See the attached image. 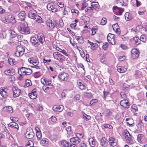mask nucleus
Listing matches in <instances>:
<instances>
[{"instance_id": "1", "label": "nucleus", "mask_w": 147, "mask_h": 147, "mask_svg": "<svg viewBox=\"0 0 147 147\" xmlns=\"http://www.w3.org/2000/svg\"><path fill=\"white\" fill-rule=\"evenodd\" d=\"M18 30L19 32L22 34H27L30 33L29 28L28 25L24 22H19Z\"/></svg>"}, {"instance_id": "2", "label": "nucleus", "mask_w": 147, "mask_h": 147, "mask_svg": "<svg viewBox=\"0 0 147 147\" xmlns=\"http://www.w3.org/2000/svg\"><path fill=\"white\" fill-rule=\"evenodd\" d=\"M123 134L127 143L129 144H132L133 140L132 139L131 136L127 130H124Z\"/></svg>"}, {"instance_id": "3", "label": "nucleus", "mask_w": 147, "mask_h": 147, "mask_svg": "<svg viewBox=\"0 0 147 147\" xmlns=\"http://www.w3.org/2000/svg\"><path fill=\"white\" fill-rule=\"evenodd\" d=\"M25 48L21 45H19L17 47L16 51L14 55L17 57H21L24 53Z\"/></svg>"}, {"instance_id": "4", "label": "nucleus", "mask_w": 147, "mask_h": 147, "mask_svg": "<svg viewBox=\"0 0 147 147\" xmlns=\"http://www.w3.org/2000/svg\"><path fill=\"white\" fill-rule=\"evenodd\" d=\"M2 21L3 23L6 24L10 22L14 24L16 22L14 17L11 15H8L7 18H3L2 19Z\"/></svg>"}, {"instance_id": "5", "label": "nucleus", "mask_w": 147, "mask_h": 147, "mask_svg": "<svg viewBox=\"0 0 147 147\" xmlns=\"http://www.w3.org/2000/svg\"><path fill=\"white\" fill-rule=\"evenodd\" d=\"M54 58L59 62H62L65 60V56L58 52H55L53 54Z\"/></svg>"}, {"instance_id": "6", "label": "nucleus", "mask_w": 147, "mask_h": 147, "mask_svg": "<svg viewBox=\"0 0 147 147\" xmlns=\"http://www.w3.org/2000/svg\"><path fill=\"white\" fill-rule=\"evenodd\" d=\"M58 77L59 80L62 81H67L69 80V74L65 72L59 73Z\"/></svg>"}, {"instance_id": "7", "label": "nucleus", "mask_w": 147, "mask_h": 147, "mask_svg": "<svg viewBox=\"0 0 147 147\" xmlns=\"http://www.w3.org/2000/svg\"><path fill=\"white\" fill-rule=\"evenodd\" d=\"M24 135L26 138L29 139L33 138L34 136V134L32 129L31 127L28 128L24 133Z\"/></svg>"}, {"instance_id": "8", "label": "nucleus", "mask_w": 147, "mask_h": 147, "mask_svg": "<svg viewBox=\"0 0 147 147\" xmlns=\"http://www.w3.org/2000/svg\"><path fill=\"white\" fill-rule=\"evenodd\" d=\"M20 70L23 75H29L32 73V70L31 69L24 67L21 68Z\"/></svg>"}, {"instance_id": "9", "label": "nucleus", "mask_w": 147, "mask_h": 147, "mask_svg": "<svg viewBox=\"0 0 147 147\" xmlns=\"http://www.w3.org/2000/svg\"><path fill=\"white\" fill-rule=\"evenodd\" d=\"M112 9L115 14L119 16L121 15L124 11V9L123 8L119 7L117 6H113Z\"/></svg>"}, {"instance_id": "10", "label": "nucleus", "mask_w": 147, "mask_h": 147, "mask_svg": "<svg viewBox=\"0 0 147 147\" xmlns=\"http://www.w3.org/2000/svg\"><path fill=\"white\" fill-rule=\"evenodd\" d=\"M107 39L109 42L112 45H115L116 44L115 35L111 33L108 34Z\"/></svg>"}, {"instance_id": "11", "label": "nucleus", "mask_w": 147, "mask_h": 147, "mask_svg": "<svg viewBox=\"0 0 147 147\" xmlns=\"http://www.w3.org/2000/svg\"><path fill=\"white\" fill-rule=\"evenodd\" d=\"M131 57L133 59H136L139 57L140 52L137 49H132L131 51Z\"/></svg>"}, {"instance_id": "12", "label": "nucleus", "mask_w": 147, "mask_h": 147, "mask_svg": "<svg viewBox=\"0 0 147 147\" xmlns=\"http://www.w3.org/2000/svg\"><path fill=\"white\" fill-rule=\"evenodd\" d=\"M12 90L13 92V97H17L20 95L21 91L18 88L15 86H13Z\"/></svg>"}, {"instance_id": "13", "label": "nucleus", "mask_w": 147, "mask_h": 147, "mask_svg": "<svg viewBox=\"0 0 147 147\" xmlns=\"http://www.w3.org/2000/svg\"><path fill=\"white\" fill-rule=\"evenodd\" d=\"M37 37L41 45L40 47H41L43 46V43L45 41V38L43 33H38L37 34Z\"/></svg>"}, {"instance_id": "14", "label": "nucleus", "mask_w": 147, "mask_h": 147, "mask_svg": "<svg viewBox=\"0 0 147 147\" xmlns=\"http://www.w3.org/2000/svg\"><path fill=\"white\" fill-rule=\"evenodd\" d=\"M120 104L123 108L125 109H128L129 106V103L128 100L126 99L121 100Z\"/></svg>"}, {"instance_id": "15", "label": "nucleus", "mask_w": 147, "mask_h": 147, "mask_svg": "<svg viewBox=\"0 0 147 147\" xmlns=\"http://www.w3.org/2000/svg\"><path fill=\"white\" fill-rule=\"evenodd\" d=\"M108 142L111 147H114L117 145V140L112 137H110L108 139Z\"/></svg>"}, {"instance_id": "16", "label": "nucleus", "mask_w": 147, "mask_h": 147, "mask_svg": "<svg viewBox=\"0 0 147 147\" xmlns=\"http://www.w3.org/2000/svg\"><path fill=\"white\" fill-rule=\"evenodd\" d=\"M28 60L30 63L32 64L33 65H37L39 63L38 59L36 57L30 58Z\"/></svg>"}, {"instance_id": "17", "label": "nucleus", "mask_w": 147, "mask_h": 147, "mask_svg": "<svg viewBox=\"0 0 147 147\" xmlns=\"http://www.w3.org/2000/svg\"><path fill=\"white\" fill-rule=\"evenodd\" d=\"M53 3H49L47 4V9L49 11H51L52 12H57L58 10L54 5Z\"/></svg>"}, {"instance_id": "18", "label": "nucleus", "mask_w": 147, "mask_h": 147, "mask_svg": "<svg viewBox=\"0 0 147 147\" xmlns=\"http://www.w3.org/2000/svg\"><path fill=\"white\" fill-rule=\"evenodd\" d=\"M37 95V93L36 88L33 89L31 92L28 94L29 96L31 99H35L36 98Z\"/></svg>"}, {"instance_id": "19", "label": "nucleus", "mask_w": 147, "mask_h": 147, "mask_svg": "<svg viewBox=\"0 0 147 147\" xmlns=\"http://www.w3.org/2000/svg\"><path fill=\"white\" fill-rule=\"evenodd\" d=\"M31 42L32 45L35 47L39 46L40 45V43L35 37H32L30 40Z\"/></svg>"}, {"instance_id": "20", "label": "nucleus", "mask_w": 147, "mask_h": 147, "mask_svg": "<svg viewBox=\"0 0 147 147\" xmlns=\"http://www.w3.org/2000/svg\"><path fill=\"white\" fill-rule=\"evenodd\" d=\"M107 140L105 137L102 138L101 139L100 144L102 147H108Z\"/></svg>"}, {"instance_id": "21", "label": "nucleus", "mask_w": 147, "mask_h": 147, "mask_svg": "<svg viewBox=\"0 0 147 147\" xmlns=\"http://www.w3.org/2000/svg\"><path fill=\"white\" fill-rule=\"evenodd\" d=\"M113 29L114 31L117 34H119L121 33L119 27L117 23L113 24L112 26Z\"/></svg>"}, {"instance_id": "22", "label": "nucleus", "mask_w": 147, "mask_h": 147, "mask_svg": "<svg viewBox=\"0 0 147 147\" xmlns=\"http://www.w3.org/2000/svg\"><path fill=\"white\" fill-rule=\"evenodd\" d=\"M4 73L7 75L11 76L15 74V70L12 68L7 69L5 70Z\"/></svg>"}, {"instance_id": "23", "label": "nucleus", "mask_w": 147, "mask_h": 147, "mask_svg": "<svg viewBox=\"0 0 147 147\" xmlns=\"http://www.w3.org/2000/svg\"><path fill=\"white\" fill-rule=\"evenodd\" d=\"M53 110L55 111L61 112L64 109V107L62 105H54L52 108Z\"/></svg>"}, {"instance_id": "24", "label": "nucleus", "mask_w": 147, "mask_h": 147, "mask_svg": "<svg viewBox=\"0 0 147 147\" xmlns=\"http://www.w3.org/2000/svg\"><path fill=\"white\" fill-rule=\"evenodd\" d=\"M41 82L42 84L47 86L50 85L52 83V81L51 80L45 78H41Z\"/></svg>"}, {"instance_id": "25", "label": "nucleus", "mask_w": 147, "mask_h": 147, "mask_svg": "<svg viewBox=\"0 0 147 147\" xmlns=\"http://www.w3.org/2000/svg\"><path fill=\"white\" fill-rule=\"evenodd\" d=\"M37 15L36 12L34 9L30 10L29 11L28 13V17L32 19L35 18Z\"/></svg>"}, {"instance_id": "26", "label": "nucleus", "mask_w": 147, "mask_h": 147, "mask_svg": "<svg viewBox=\"0 0 147 147\" xmlns=\"http://www.w3.org/2000/svg\"><path fill=\"white\" fill-rule=\"evenodd\" d=\"M47 26L51 28H53L55 27V22H53L50 19L47 20L46 22Z\"/></svg>"}, {"instance_id": "27", "label": "nucleus", "mask_w": 147, "mask_h": 147, "mask_svg": "<svg viewBox=\"0 0 147 147\" xmlns=\"http://www.w3.org/2000/svg\"><path fill=\"white\" fill-rule=\"evenodd\" d=\"M70 141L71 142H72L74 144H79L81 140L79 138L77 137H73L70 139Z\"/></svg>"}, {"instance_id": "28", "label": "nucleus", "mask_w": 147, "mask_h": 147, "mask_svg": "<svg viewBox=\"0 0 147 147\" xmlns=\"http://www.w3.org/2000/svg\"><path fill=\"white\" fill-rule=\"evenodd\" d=\"M131 111L134 113V115H136L137 114L136 113L138 111V108L136 105L135 104H133L131 106Z\"/></svg>"}, {"instance_id": "29", "label": "nucleus", "mask_w": 147, "mask_h": 147, "mask_svg": "<svg viewBox=\"0 0 147 147\" xmlns=\"http://www.w3.org/2000/svg\"><path fill=\"white\" fill-rule=\"evenodd\" d=\"M0 94L4 98H6L8 95V93L6 90L3 88L0 89Z\"/></svg>"}, {"instance_id": "30", "label": "nucleus", "mask_w": 147, "mask_h": 147, "mask_svg": "<svg viewBox=\"0 0 147 147\" xmlns=\"http://www.w3.org/2000/svg\"><path fill=\"white\" fill-rule=\"evenodd\" d=\"M93 8L90 7H89L85 9V11L87 14L89 16L92 15L94 13Z\"/></svg>"}, {"instance_id": "31", "label": "nucleus", "mask_w": 147, "mask_h": 147, "mask_svg": "<svg viewBox=\"0 0 147 147\" xmlns=\"http://www.w3.org/2000/svg\"><path fill=\"white\" fill-rule=\"evenodd\" d=\"M77 84L79 86V88L81 90H85L86 88V86L82 83V80H79L77 81Z\"/></svg>"}, {"instance_id": "32", "label": "nucleus", "mask_w": 147, "mask_h": 147, "mask_svg": "<svg viewBox=\"0 0 147 147\" xmlns=\"http://www.w3.org/2000/svg\"><path fill=\"white\" fill-rule=\"evenodd\" d=\"M132 42L133 43L136 45H138L140 44V38L137 37L135 36L132 39Z\"/></svg>"}, {"instance_id": "33", "label": "nucleus", "mask_w": 147, "mask_h": 147, "mask_svg": "<svg viewBox=\"0 0 147 147\" xmlns=\"http://www.w3.org/2000/svg\"><path fill=\"white\" fill-rule=\"evenodd\" d=\"M127 67L121 66H118L117 68L118 71L120 73H124L127 71Z\"/></svg>"}, {"instance_id": "34", "label": "nucleus", "mask_w": 147, "mask_h": 147, "mask_svg": "<svg viewBox=\"0 0 147 147\" xmlns=\"http://www.w3.org/2000/svg\"><path fill=\"white\" fill-rule=\"evenodd\" d=\"M8 126L12 128H16L17 131H18L19 129V126L18 124L15 122H11L8 125Z\"/></svg>"}, {"instance_id": "35", "label": "nucleus", "mask_w": 147, "mask_h": 147, "mask_svg": "<svg viewBox=\"0 0 147 147\" xmlns=\"http://www.w3.org/2000/svg\"><path fill=\"white\" fill-rule=\"evenodd\" d=\"M5 109V111L7 112L10 113H12L13 112V110L12 107L9 106H7L4 107L3 108Z\"/></svg>"}, {"instance_id": "36", "label": "nucleus", "mask_w": 147, "mask_h": 147, "mask_svg": "<svg viewBox=\"0 0 147 147\" xmlns=\"http://www.w3.org/2000/svg\"><path fill=\"white\" fill-rule=\"evenodd\" d=\"M48 140L46 138H43L40 141V143L41 145L44 146H46L47 144H48Z\"/></svg>"}, {"instance_id": "37", "label": "nucleus", "mask_w": 147, "mask_h": 147, "mask_svg": "<svg viewBox=\"0 0 147 147\" xmlns=\"http://www.w3.org/2000/svg\"><path fill=\"white\" fill-rule=\"evenodd\" d=\"M125 20L127 21L131 20L133 18L132 15L130 14L128 12H127L125 13Z\"/></svg>"}, {"instance_id": "38", "label": "nucleus", "mask_w": 147, "mask_h": 147, "mask_svg": "<svg viewBox=\"0 0 147 147\" xmlns=\"http://www.w3.org/2000/svg\"><path fill=\"white\" fill-rule=\"evenodd\" d=\"M88 42L90 45L91 46V49L92 50H94L98 47V44L94 43L89 40H88Z\"/></svg>"}, {"instance_id": "39", "label": "nucleus", "mask_w": 147, "mask_h": 147, "mask_svg": "<svg viewBox=\"0 0 147 147\" xmlns=\"http://www.w3.org/2000/svg\"><path fill=\"white\" fill-rule=\"evenodd\" d=\"M26 16V13L24 11H22L18 14V18L21 20H24L25 19Z\"/></svg>"}, {"instance_id": "40", "label": "nucleus", "mask_w": 147, "mask_h": 147, "mask_svg": "<svg viewBox=\"0 0 147 147\" xmlns=\"http://www.w3.org/2000/svg\"><path fill=\"white\" fill-rule=\"evenodd\" d=\"M48 86H47L46 87L45 86H43L42 88L44 91L45 92H46L52 88H54V86L51 84Z\"/></svg>"}, {"instance_id": "41", "label": "nucleus", "mask_w": 147, "mask_h": 147, "mask_svg": "<svg viewBox=\"0 0 147 147\" xmlns=\"http://www.w3.org/2000/svg\"><path fill=\"white\" fill-rule=\"evenodd\" d=\"M82 19L84 23L86 24H88L90 21V18L87 16H84L82 17Z\"/></svg>"}, {"instance_id": "42", "label": "nucleus", "mask_w": 147, "mask_h": 147, "mask_svg": "<svg viewBox=\"0 0 147 147\" xmlns=\"http://www.w3.org/2000/svg\"><path fill=\"white\" fill-rule=\"evenodd\" d=\"M25 84L24 86V88L28 87L32 85V82L30 80L26 79L25 80Z\"/></svg>"}, {"instance_id": "43", "label": "nucleus", "mask_w": 147, "mask_h": 147, "mask_svg": "<svg viewBox=\"0 0 147 147\" xmlns=\"http://www.w3.org/2000/svg\"><path fill=\"white\" fill-rule=\"evenodd\" d=\"M89 144L91 147H94L95 146V143L94 139L92 138H90L88 140Z\"/></svg>"}, {"instance_id": "44", "label": "nucleus", "mask_w": 147, "mask_h": 147, "mask_svg": "<svg viewBox=\"0 0 147 147\" xmlns=\"http://www.w3.org/2000/svg\"><path fill=\"white\" fill-rule=\"evenodd\" d=\"M91 6L92 7L95 9H98L99 7L98 3L97 2H92L91 3Z\"/></svg>"}, {"instance_id": "45", "label": "nucleus", "mask_w": 147, "mask_h": 147, "mask_svg": "<svg viewBox=\"0 0 147 147\" xmlns=\"http://www.w3.org/2000/svg\"><path fill=\"white\" fill-rule=\"evenodd\" d=\"M98 30V27L97 26H94L91 29V30L92 32L91 35H94L96 33V31Z\"/></svg>"}, {"instance_id": "46", "label": "nucleus", "mask_w": 147, "mask_h": 147, "mask_svg": "<svg viewBox=\"0 0 147 147\" xmlns=\"http://www.w3.org/2000/svg\"><path fill=\"white\" fill-rule=\"evenodd\" d=\"M127 85L126 84H123L122 90L125 92H128L129 91L130 86Z\"/></svg>"}, {"instance_id": "47", "label": "nucleus", "mask_w": 147, "mask_h": 147, "mask_svg": "<svg viewBox=\"0 0 147 147\" xmlns=\"http://www.w3.org/2000/svg\"><path fill=\"white\" fill-rule=\"evenodd\" d=\"M71 126H69L67 127L66 129L67 133L69 135V136H72L73 134L72 131L71 129Z\"/></svg>"}, {"instance_id": "48", "label": "nucleus", "mask_w": 147, "mask_h": 147, "mask_svg": "<svg viewBox=\"0 0 147 147\" xmlns=\"http://www.w3.org/2000/svg\"><path fill=\"white\" fill-rule=\"evenodd\" d=\"M33 19L35 20L36 21L38 22V23H41L43 22L42 20V18L40 16L38 15H37L35 16V18H34Z\"/></svg>"}, {"instance_id": "49", "label": "nucleus", "mask_w": 147, "mask_h": 147, "mask_svg": "<svg viewBox=\"0 0 147 147\" xmlns=\"http://www.w3.org/2000/svg\"><path fill=\"white\" fill-rule=\"evenodd\" d=\"M76 38L78 42L83 43L84 42V39L82 36H78Z\"/></svg>"}, {"instance_id": "50", "label": "nucleus", "mask_w": 147, "mask_h": 147, "mask_svg": "<svg viewBox=\"0 0 147 147\" xmlns=\"http://www.w3.org/2000/svg\"><path fill=\"white\" fill-rule=\"evenodd\" d=\"M83 118L84 120L87 121L88 120H90L91 118V117L89 115H87L85 113H84L83 114Z\"/></svg>"}, {"instance_id": "51", "label": "nucleus", "mask_w": 147, "mask_h": 147, "mask_svg": "<svg viewBox=\"0 0 147 147\" xmlns=\"http://www.w3.org/2000/svg\"><path fill=\"white\" fill-rule=\"evenodd\" d=\"M8 61L9 64L11 65H15L16 63V61L14 60V59L11 58H8Z\"/></svg>"}, {"instance_id": "52", "label": "nucleus", "mask_w": 147, "mask_h": 147, "mask_svg": "<svg viewBox=\"0 0 147 147\" xmlns=\"http://www.w3.org/2000/svg\"><path fill=\"white\" fill-rule=\"evenodd\" d=\"M62 144L65 147H69L71 144L69 142L65 140L62 141Z\"/></svg>"}, {"instance_id": "53", "label": "nucleus", "mask_w": 147, "mask_h": 147, "mask_svg": "<svg viewBox=\"0 0 147 147\" xmlns=\"http://www.w3.org/2000/svg\"><path fill=\"white\" fill-rule=\"evenodd\" d=\"M143 136V135L142 134H139L138 135L137 138V140L138 143L141 144H142V142L141 141V139Z\"/></svg>"}, {"instance_id": "54", "label": "nucleus", "mask_w": 147, "mask_h": 147, "mask_svg": "<svg viewBox=\"0 0 147 147\" xmlns=\"http://www.w3.org/2000/svg\"><path fill=\"white\" fill-rule=\"evenodd\" d=\"M100 62L105 64H107V61L106 58L104 56H103L101 57L100 59Z\"/></svg>"}, {"instance_id": "55", "label": "nucleus", "mask_w": 147, "mask_h": 147, "mask_svg": "<svg viewBox=\"0 0 147 147\" xmlns=\"http://www.w3.org/2000/svg\"><path fill=\"white\" fill-rule=\"evenodd\" d=\"M117 3L119 5L121 6H126L127 3H124L123 1H117Z\"/></svg>"}, {"instance_id": "56", "label": "nucleus", "mask_w": 147, "mask_h": 147, "mask_svg": "<svg viewBox=\"0 0 147 147\" xmlns=\"http://www.w3.org/2000/svg\"><path fill=\"white\" fill-rule=\"evenodd\" d=\"M33 145V142L31 140H29L26 145V147H31Z\"/></svg>"}, {"instance_id": "57", "label": "nucleus", "mask_w": 147, "mask_h": 147, "mask_svg": "<svg viewBox=\"0 0 147 147\" xmlns=\"http://www.w3.org/2000/svg\"><path fill=\"white\" fill-rule=\"evenodd\" d=\"M108 44L107 42H105L103 43L102 48L104 50H107L108 48Z\"/></svg>"}, {"instance_id": "58", "label": "nucleus", "mask_w": 147, "mask_h": 147, "mask_svg": "<svg viewBox=\"0 0 147 147\" xmlns=\"http://www.w3.org/2000/svg\"><path fill=\"white\" fill-rule=\"evenodd\" d=\"M107 22V20L106 18H103L101 20L100 24L105 25Z\"/></svg>"}, {"instance_id": "59", "label": "nucleus", "mask_w": 147, "mask_h": 147, "mask_svg": "<svg viewBox=\"0 0 147 147\" xmlns=\"http://www.w3.org/2000/svg\"><path fill=\"white\" fill-rule=\"evenodd\" d=\"M140 41H141L142 42H145L146 40V37L145 35H142L140 39Z\"/></svg>"}, {"instance_id": "60", "label": "nucleus", "mask_w": 147, "mask_h": 147, "mask_svg": "<svg viewBox=\"0 0 147 147\" xmlns=\"http://www.w3.org/2000/svg\"><path fill=\"white\" fill-rule=\"evenodd\" d=\"M92 93L91 92H84V96L89 98L92 96Z\"/></svg>"}, {"instance_id": "61", "label": "nucleus", "mask_w": 147, "mask_h": 147, "mask_svg": "<svg viewBox=\"0 0 147 147\" xmlns=\"http://www.w3.org/2000/svg\"><path fill=\"white\" fill-rule=\"evenodd\" d=\"M36 135L37 139L40 140L42 137V134L41 131L36 133Z\"/></svg>"}, {"instance_id": "62", "label": "nucleus", "mask_w": 147, "mask_h": 147, "mask_svg": "<svg viewBox=\"0 0 147 147\" xmlns=\"http://www.w3.org/2000/svg\"><path fill=\"white\" fill-rule=\"evenodd\" d=\"M41 76L40 73V71H37L35 72L34 74V76L36 78H38L40 77Z\"/></svg>"}, {"instance_id": "63", "label": "nucleus", "mask_w": 147, "mask_h": 147, "mask_svg": "<svg viewBox=\"0 0 147 147\" xmlns=\"http://www.w3.org/2000/svg\"><path fill=\"white\" fill-rule=\"evenodd\" d=\"M104 127L105 128H108L110 129H113V127L111 125L107 124H105L104 125Z\"/></svg>"}, {"instance_id": "64", "label": "nucleus", "mask_w": 147, "mask_h": 147, "mask_svg": "<svg viewBox=\"0 0 147 147\" xmlns=\"http://www.w3.org/2000/svg\"><path fill=\"white\" fill-rule=\"evenodd\" d=\"M10 119L13 121L12 122H17L18 120V118L17 117H10Z\"/></svg>"}]
</instances>
